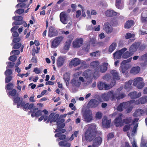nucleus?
I'll list each match as a JSON object with an SVG mask.
<instances>
[{
  "label": "nucleus",
  "mask_w": 147,
  "mask_h": 147,
  "mask_svg": "<svg viewBox=\"0 0 147 147\" xmlns=\"http://www.w3.org/2000/svg\"><path fill=\"white\" fill-rule=\"evenodd\" d=\"M20 53V51L18 50H14L12 51L11 52L10 54H13L14 55H18Z\"/></svg>",
  "instance_id": "e2e57ef3"
},
{
  "label": "nucleus",
  "mask_w": 147,
  "mask_h": 147,
  "mask_svg": "<svg viewBox=\"0 0 147 147\" xmlns=\"http://www.w3.org/2000/svg\"><path fill=\"white\" fill-rule=\"evenodd\" d=\"M140 70V68L139 66L134 67L131 69L130 71V73L134 74H136L139 72Z\"/></svg>",
  "instance_id": "cd10ccee"
},
{
  "label": "nucleus",
  "mask_w": 147,
  "mask_h": 147,
  "mask_svg": "<svg viewBox=\"0 0 147 147\" xmlns=\"http://www.w3.org/2000/svg\"><path fill=\"white\" fill-rule=\"evenodd\" d=\"M106 16L108 17H111L119 15V13L112 9H109L106 11L105 12Z\"/></svg>",
  "instance_id": "ddd939ff"
},
{
  "label": "nucleus",
  "mask_w": 147,
  "mask_h": 147,
  "mask_svg": "<svg viewBox=\"0 0 147 147\" xmlns=\"http://www.w3.org/2000/svg\"><path fill=\"white\" fill-rule=\"evenodd\" d=\"M13 19L15 20L19 21L20 22H23V17L21 16H16L13 17Z\"/></svg>",
  "instance_id": "6e6d98bb"
},
{
  "label": "nucleus",
  "mask_w": 147,
  "mask_h": 147,
  "mask_svg": "<svg viewBox=\"0 0 147 147\" xmlns=\"http://www.w3.org/2000/svg\"><path fill=\"white\" fill-rule=\"evenodd\" d=\"M99 68H98L97 70L95 69L96 70L93 73V76L94 79L97 78L99 77L100 75L99 71Z\"/></svg>",
  "instance_id": "37998d69"
},
{
  "label": "nucleus",
  "mask_w": 147,
  "mask_h": 147,
  "mask_svg": "<svg viewBox=\"0 0 147 147\" xmlns=\"http://www.w3.org/2000/svg\"><path fill=\"white\" fill-rule=\"evenodd\" d=\"M135 24V22L132 20H129L125 24V28H130L133 27Z\"/></svg>",
  "instance_id": "bb28decb"
},
{
  "label": "nucleus",
  "mask_w": 147,
  "mask_h": 147,
  "mask_svg": "<svg viewBox=\"0 0 147 147\" xmlns=\"http://www.w3.org/2000/svg\"><path fill=\"white\" fill-rule=\"evenodd\" d=\"M117 23H114L113 22H111L110 23L108 22L105 23L104 25V28H110L112 27H115L116 26Z\"/></svg>",
  "instance_id": "c85d7f7f"
},
{
  "label": "nucleus",
  "mask_w": 147,
  "mask_h": 147,
  "mask_svg": "<svg viewBox=\"0 0 147 147\" xmlns=\"http://www.w3.org/2000/svg\"><path fill=\"white\" fill-rule=\"evenodd\" d=\"M23 98L19 97H14L13 98V105H17V107L19 108L20 107H22L23 106Z\"/></svg>",
  "instance_id": "0eeeda50"
},
{
  "label": "nucleus",
  "mask_w": 147,
  "mask_h": 147,
  "mask_svg": "<svg viewBox=\"0 0 147 147\" xmlns=\"http://www.w3.org/2000/svg\"><path fill=\"white\" fill-rule=\"evenodd\" d=\"M116 97L115 99H116L117 100L123 98L126 96V95L125 93L123 92L120 93L118 95L116 93Z\"/></svg>",
  "instance_id": "a19ab883"
},
{
  "label": "nucleus",
  "mask_w": 147,
  "mask_h": 147,
  "mask_svg": "<svg viewBox=\"0 0 147 147\" xmlns=\"http://www.w3.org/2000/svg\"><path fill=\"white\" fill-rule=\"evenodd\" d=\"M111 124V121L108 120L106 118L102 119V124L103 127L106 128H108L110 127Z\"/></svg>",
  "instance_id": "5701e85b"
},
{
  "label": "nucleus",
  "mask_w": 147,
  "mask_h": 147,
  "mask_svg": "<svg viewBox=\"0 0 147 147\" xmlns=\"http://www.w3.org/2000/svg\"><path fill=\"white\" fill-rule=\"evenodd\" d=\"M135 35L134 34H131L130 33H127L125 34V38L126 39H129L131 38H134Z\"/></svg>",
  "instance_id": "8fccbe9b"
},
{
  "label": "nucleus",
  "mask_w": 147,
  "mask_h": 147,
  "mask_svg": "<svg viewBox=\"0 0 147 147\" xmlns=\"http://www.w3.org/2000/svg\"><path fill=\"white\" fill-rule=\"evenodd\" d=\"M71 83L73 86H76L77 87L79 86L81 84V83L78 80H76L75 79L71 80Z\"/></svg>",
  "instance_id": "f704fd0d"
},
{
  "label": "nucleus",
  "mask_w": 147,
  "mask_h": 147,
  "mask_svg": "<svg viewBox=\"0 0 147 147\" xmlns=\"http://www.w3.org/2000/svg\"><path fill=\"white\" fill-rule=\"evenodd\" d=\"M97 87L100 90H102L104 88L105 90H108V85L102 82H99L97 83Z\"/></svg>",
  "instance_id": "aec40b11"
},
{
  "label": "nucleus",
  "mask_w": 147,
  "mask_h": 147,
  "mask_svg": "<svg viewBox=\"0 0 147 147\" xmlns=\"http://www.w3.org/2000/svg\"><path fill=\"white\" fill-rule=\"evenodd\" d=\"M108 65V63L104 62L102 65L100 66V71L102 73H104L105 72L107 69V66Z\"/></svg>",
  "instance_id": "c756f323"
},
{
  "label": "nucleus",
  "mask_w": 147,
  "mask_h": 147,
  "mask_svg": "<svg viewBox=\"0 0 147 147\" xmlns=\"http://www.w3.org/2000/svg\"><path fill=\"white\" fill-rule=\"evenodd\" d=\"M116 46V43L115 42H113L109 46V52L110 53H112L115 49Z\"/></svg>",
  "instance_id": "c9c22d12"
},
{
  "label": "nucleus",
  "mask_w": 147,
  "mask_h": 147,
  "mask_svg": "<svg viewBox=\"0 0 147 147\" xmlns=\"http://www.w3.org/2000/svg\"><path fill=\"white\" fill-rule=\"evenodd\" d=\"M60 17L61 21L64 24H67L70 19L68 15L64 12H63L60 13Z\"/></svg>",
  "instance_id": "1a4fd4ad"
},
{
  "label": "nucleus",
  "mask_w": 147,
  "mask_h": 147,
  "mask_svg": "<svg viewBox=\"0 0 147 147\" xmlns=\"http://www.w3.org/2000/svg\"><path fill=\"white\" fill-rule=\"evenodd\" d=\"M81 61L78 58H75L72 60L69 63V67L72 66H76L80 64Z\"/></svg>",
  "instance_id": "dca6fc26"
},
{
  "label": "nucleus",
  "mask_w": 147,
  "mask_h": 147,
  "mask_svg": "<svg viewBox=\"0 0 147 147\" xmlns=\"http://www.w3.org/2000/svg\"><path fill=\"white\" fill-rule=\"evenodd\" d=\"M22 45L21 43L20 42L15 44L13 46V48L15 49H19Z\"/></svg>",
  "instance_id": "052dcab7"
},
{
  "label": "nucleus",
  "mask_w": 147,
  "mask_h": 147,
  "mask_svg": "<svg viewBox=\"0 0 147 147\" xmlns=\"http://www.w3.org/2000/svg\"><path fill=\"white\" fill-rule=\"evenodd\" d=\"M55 113H52L49 116L44 117V115L42 116L41 117L38 119V121H40L44 119V121H47L46 122L47 123H48L49 122L50 123V125H55V116H54Z\"/></svg>",
  "instance_id": "f03ea898"
},
{
  "label": "nucleus",
  "mask_w": 147,
  "mask_h": 147,
  "mask_svg": "<svg viewBox=\"0 0 147 147\" xmlns=\"http://www.w3.org/2000/svg\"><path fill=\"white\" fill-rule=\"evenodd\" d=\"M140 42H135L133 43L129 48V51L134 54L139 48Z\"/></svg>",
  "instance_id": "9d476101"
},
{
  "label": "nucleus",
  "mask_w": 147,
  "mask_h": 147,
  "mask_svg": "<svg viewBox=\"0 0 147 147\" xmlns=\"http://www.w3.org/2000/svg\"><path fill=\"white\" fill-rule=\"evenodd\" d=\"M134 100H130L126 102H123L119 104L117 106V111H123V108L126 109L131 104L134 103Z\"/></svg>",
  "instance_id": "39448f33"
},
{
  "label": "nucleus",
  "mask_w": 147,
  "mask_h": 147,
  "mask_svg": "<svg viewBox=\"0 0 147 147\" xmlns=\"http://www.w3.org/2000/svg\"><path fill=\"white\" fill-rule=\"evenodd\" d=\"M121 71L123 73H124L128 69L127 65H122L120 67Z\"/></svg>",
  "instance_id": "09e8293b"
},
{
  "label": "nucleus",
  "mask_w": 147,
  "mask_h": 147,
  "mask_svg": "<svg viewBox=\"0 0 147 147\" xmlns=\"http://www.w3.org/2000/svg\"><path fill=\"white\" fill-rule=\"evenodd\" d=\"M23 22H20L19 21L16 20L12 23V25L13 26L12 28H19V26L18 25L22 24Z\"/></svg>",
  "instance_id": "79ce46f5"
},
{
  "label": "nucleus",
  "mask_w": 147,
  "mask_h": 147,
  "mask_svg": "<svg viewBox=\"0 0 147 147\" xmlns=\"http://www.w3.org/2000/svg\"><path fill=\"white\" fill-rule=\"evenodd\" d=\"M115 123L117 127H120L124 125L122 118L121 117L116 118L114 120Z\"/></svg>",
  "instance_id": "a211bd4d"
},
{
  "label": "nucleus",
  "mask_w": 147,
  "mask_h": 147,
  "mask_svg": "<svg viewBox=\"0 0 147 147\" xmlns=\"http://www.w3.org/2000/svg\"><path fill=\"white\" fill-rule=\"evenodd\" d=\"M65 121L64 119H56V122L57 125V128L56 129V132H60L61 133H64L65 132V129H63L65 125V123H63Z\"/></svg>",
  "instance_id": "7ed1b4c3"
},
{
  "label": "nucleus",
  "mask_w": 147,
  "mask_h": 147,
  "mask_svg": "<svg viewBox=\"0 0 147 147\" xmlns=\"http://www.w3.org/2000/svg\"><path fill=\"white\" fill-rule=\"evenodd\" d=\"M57 133L56 134V137H58L60 140H63L65 139L66 138V136L65 135L62 134V133H61L60 132H57Z\"/></svg>",
  "instance_id": "4c0bfd02"
},
{
  "label": "nucleus",
  "mask_w": 147,
  "mask_h": 147,
  "mask_svg": "<svg viewBox=\"0 0 147 147\" xmlns=\"http://www.w3.org/2000/svg\"><path fill=\"white\" fill-rule=\"evenodd\" d=\"M102 98L104 100H107L109 99V96L107 94H102L101 96Z\"/></svg>",
  "instance_id": "69168bd1"
},
{
  "label": "nucleus",
  "mask_w": 147,
  "mask_h": 147,
  "mask_svg": "<svg viewBox=\"0 0 147 147\" xmlns=\"http://www.w3.org/2000/svg\"><path fill=\"white\" fill-rule=\"evenodd\" d=\"M59 145L60 146L66 147H70L71 146L70 144L65 140H63L60 142L59 143Z\"/></svg>",
  "instance_id": "2f4dec72"
},
{
  "label": "nucleus",
  "mask_w": 147,
  "mask_h": 147,
  "mask_svg": "<svg viewBox=\"0 0 147 147\" xmlns=\"http://www.w3.org/2000/svg\"><path fill=\"white\" fill-rule=\"evenodd\" d=\"M85 121L87 122H91L93 119L92 111L90 110L85 111L83 115Z\"/></svg>",
  "instance_id": "423d86ee"
},
{
  "label": "nucleus",
  "mask_w": 147,
  "mask_h": 147,
  "mask_svg": "<svg viewBox=\"0 0 147 147\" xmlns=\"http://www.w3.org/2000/svg\"><path fill=\"white\" fill-rule=\"evenodd\" d=\"M146 46L144 44L141 45V43L140 45V46L139 47V48L138 49L140 51H142L144 50L146 48Z\"/></svg>",
  "instance_id": "774afa93"
},
{
  "label": "nucleus",
  "mask_w": 147,
  "mask_h": 147,
  "mask_svg": "<svg viewBox=\"0 0 147 147\" xmlns=\"http://www.w3.org/2000/svg\"><path fill=\"white\" fill-rule=\"evenodd\" d=\"M138 126V124L137 123L134 126L132 131V134H135L137 130V127Z\"/></svg>",
  "instance_id": "0e129e2a"
},
{
  "label": "nucleus",
  "mask_w": 147,
  "mask_h": 147,
  "mask_svg": "<svg viewBox=\"0 0 147 147\" xmlns=\"http://www.w3.org/2000/svg\"><path fill=\"white\" fill-rule=\"evenodd\" d=\"M145 113V111L142 109H137L133 114V116L138 117L142 115Z\"/></svg>",
  "instance_id": "4be33fe9"
},
{
  "label": "nucleus",
  "mask_w": 147,
  "mask_h": 147,
  "mask_svg": "<svg viewBox=\"0 0 147 147\" xmlns=\"http://www.w3.org/2000/svg\"><path fill=\"white\" fill-rule=\"evenodd\" d=\"M103 79L107 81H109L111 79V76L109 74H107L103 77Z\"/></svg>",
  "instance_id": "de8ad7c7"
},
{
  "label": "nucleus",
  "mask_w": 147,
  "mask_h": 147,
  "mask_svg": "<svg viewBox=\"0 0 147 147\" xmlns=\"http://www.w3.org/2000/svg\"><path fill=\"white\" fill-rule=\"evenodd\" d=\"M83 42L82 38H76L73 42V46L74 48H78L82 46Z\"/></svg>",
  "instance_id": "f8f14e48"
},
{
  "label": "nucleus",
  "mask_w": 147,
  "mask_h": 147,
  "mask_svg": "<svg viewBox=\"0 0 147 147\" xmlns=\"http://www.w3.org/2000/svg\"><path fill=\"white\" fill-rule=\"evenodd\" d=\"M141 19L142 22H147V14L145 13H143L142 14Z\"/></svg>",
  "instance_id": "c03bdc74"
},
{
  "label": "nucleus",
  "mask_w": 147,
  "mask_h": 147,
  "mask_svg": "<svg viewBox=\"0 0 147 147\" xmlns=\"http://www.w3.org/2000/svg\"><path fill=\"white\" fill-rule=\"evenodd\" d=\"M86 126L88 129L85 134L86 138L88 139L89 141H92L95 137L94 134L96 132V126L94 123L88 124Z\"/></svg>",
  "instance_id": "f257e3e1"
},
{
  "label": "nucleus",
  "mask_w": 147,
  "mask_h": 147,
  "mask_svg": "<svg viewBox=\"0 0 147 147\" xmlns=\"http://www.w3.org/2000/svg\"><path fill=\"white\" fill-rule=\"evenodd\" d=\"M116 93H114V91L113 90L109 91L107 94L109 97H111L113 100L116 98Z\"/></svg>",
  "instance_id": "72a5a7b5"
},
{
  "label": "nucleus",
  "mask_w": 147,
  "mask_h": 147,
  "mask_svg": "<svg viewBox=\"0 0 147 147\" xmlns=\"http://www.w3.org/2000/svg\"><path fill=\"white\" fill-rule=\"evenodd\" d=\"M131 59L132 57H131L130 58H128L127 59L124 60L122 62L121 64L122 65H125L126 63L130 62L131 60Z\"/></svg>",
  "instance_id": "680f3d73"
},
{
  "label": "nucleus",
  "mask_w": 147,
  "mask_h": 147,
  "mask_svg": "<svg viewBox=\"0 0 147 147\" xmlns=\"http://www.w3.org/2000/svg\"><path fill=\"white\" fill-rule=\"evenodd\" d=\"M102 142V138L98 136L96 137L93 140L92 147H98L101 144Z\"/></svg>",
  "instance_id": "2eb2a0df"
},
{
  "label": "nucleus",
  "mask_w": 147,
  "mask_h": 147,
  "mask_svg": "<svg viewBox=\"0 0 147 147\" xmlns=\"http://www.w3.org/2000/svg\"><path fill=\"white\" fill-rule=\"evenodd\" d=\"M143 80L141 77L136 78L134 79L133 84L135 86H137L138 89H142L144 87L145 85Z\"/></svg>",
  "instance_id": "20e7f679"
},
{
  "label": "nucleus",
  "mask_w": 147,
  "mask_h": 147,
  "mask_svg": "<svg viewBox=\"0 0 147 147\" xmlns=\"http://www.w3.org/2000/svg\"><path fill=\"white\" fill-rule=\"evenodd\" d=\"M141 95L140 92H139L137 94L136 91H134L130 92L128 94V96L132 99L138 98L140 97Z\"/></svg>",
  "instance_id": "412c9836"
},
{
  "label": "nucleus",
  "mask_w": 147,
  "mask_h": 147,
  "mask_svg": "<svg viewBox=\"0 0 147 147\" xmlns=\"http://www.w3.org/2000/svg\"><path fill=\"white\" fill-rule=\"evenodd\" d=\"M18 28H11V31L13 32L12 36L13 37H17L18 36V33L17 31L18 30Z\"/></svg>",
  "instance_id": "ea45409f"
},
{
  "label": "nucleus",
  "mask_w": 147,
  "mask_h": 147,
  "mask_svg": "<svg viewBox=\"0 0 147 147\" xmlns=\"http://www.w3.org/2000/svg\"><path fill=\"white\" fill-rule=\"evenodd\" d=\"M140 59L141 61H144V62L142 63V66H144L147 65V54L142 55L140 57Z\"/></svg>",
  "instance_id": "a878e982"
},
{
  "label": "nucleus",
  "mask_w": 147,
  "mask_h": 147,
  "mask_svg": "<svg viewBox=\"0 0 147 147\" xmlns=\"http://www.w3.org/2000/svg\"><path fill=\"white\" fill-rule=\"evenodd\" d=\"M102 113L100 112H98L96 113L95 117L96 119H100L102 118Z\"/></svg>",
  "instance_id": "bf43d9fd"
},
{
  "label": "nucleus",
  "mask_w": 147,
  "mask_h": 147,
  "mask_svg": "<svg viewBox=\"0 0 147 147\" xmlns=\"http://www.w3.org/2000/svg\"><path fill=\"white\" fill-rule=\"evenodd\" d=\"M65 59L62 57H59L57 61V65L58 67H60L62 66L64 62Z\"/></svg>",
  "instance_id": "7c9ffc66"
},
{
  "label": "nucleus",
  "mask_w": 147,
  "mask_h": 147,
  "mask_svg": "<svg viewBox=\"0 0 147 147\" xmlns=\"http://www.w3.org/2000/svg\"><path fill=\"white\" fill-rule=\"evenodd\" d=\"M6 88L8 90H10L13 88V85L12 83H9L7 85Z\"/></svg>",
  "instance_id": "4d7b16f0"
},
{
  "label": "nucleus",
  "mask_w": 147,
  "mask_h": 147,
  "mask_svg": "<svg viewBox=\"0 0 147 147\" xmlns=\"http://www.w3.org/2000/svg\"><path fill=\"white\" fill-rule=\"evenodd\" d=\"M68 40L65 43L64 46V49L65 50H68L70 47V45L73 39V37L72 36H68Z\"/></svg>",
  "instance_id": "f3484780"
},
{
  "label": "nucleus",
  "mask_w": 147,
  "mask_h": 147,
  "mask_svg": "<svg viewBox=\"0 0 147 147\" xmlns=\"http://www.w3.org/2000/svg\"><path fill=\"white\" fill-rule=\"evenodd\" d=\"M122 55V57L124 59H127V58L132 55L133 54L131 53L129 51H127L125 52V53H123Z\"/></svg>",
  "instance_id": "473e14b6"
},
{
  "label": "nucleus",
  "mask_w": 147,
  "mask_h": 147,
  "mask_svg": "<svg viewBox=\"0 0 147 147\" xmlns=\"http://www.w3.org/2000/svg\"><path fill=\"white\" fill-rule=\"evenodd\" d=\"M12 73V71L11 69H7L5 72V74L6 76H9L11 75Z\"/></svg>",
  "instance_id": "13d9d810"
},
{
  "label": "nucleus",
  "mask_w": 147,
  "mask_h": 147,
  "mask_svg": "<svg viewBox=\"0 0 147 147\" xmlns=\"http://www.w3.org/2000/svg\"><path fill=\"white\" fill-rule=\"evenodd\" d=\"M99 64V62L98 61H95L91 62L90 64V65L93 68H96L95 69H96L98 68L97 66Z\"/></svg>",
  "instance_id": "e433bc0d"
},
{
  "label": "nucleus",
  "mask_w": 147,
  "mask_h": 147,
  "mask_svg": "<svg viewBox=\"0 0 147 147\" xmlns=\"http://www.w3.org/2000/svg\"><path fill=\"white\" fill-rule=\"evenodd\" d=\"M126 48H124L119 51H117L113 54V57L114 59H120L122 54L126 50Z\"/></svg>",
  "instance_id": "9b49d317"
},
{
  "label": "nucleus",
  "mask_w": 147,
  "mask_h": 147,
  "mask_svg": "<svg viewBox=\"0 0 147 147\" xmlns=\"http://www.w3.org/2000/svg\"><path fill=\"white\" fill-rule=\"evenodd\" d=\"M63 38V36H59L56 38V47L59 45Z\"/></svg>",
  "instance_id": "58836bf2"
},
{
  "label": "nucleus",
  "mask_w": 147,
  "mask_h": 147,
  "mask_svg": "<svg viewBox=\"0 0 147 147\" xmlns=\"http://www.w3.org/2000/svg\"><path fill=\"white\" fill-rule=\"evenodd\" d=\"M110 73L112 76L113 79L119 80L120 79L121 77L116 70H112L110 71Z\"/></svg>",
  "instance_id": "6ab92c4d"
},
{
  "label": "nucleus",
  "mask_w": 147,
  "mask_h": 147,
  "mask_svg": "<svg viewBox=\"0 0 147 147\" xmlns=\"http://www.w3.org/2000/svg\"><path fill=\"white\" fill-rule=\"evenodd\" d=\"M116 80L113 79L111 82H110L109 84H107L108 85V89L112 88L115 86L116 84Z\"/></svg>",
  "instance_id": "864d4df0"
},
{
  "label": "nucleus",
  "mask_w": 147,
  "mask_h": 147,
  "mask_svg": "<svg viewBox=\"0 0 147 147\" xmlns=\"http://www.w3.org/2000/svg\"><path fill=\"white\" fill-rule=\"evenodd\" d=\"M131 124L126 125H125L123 128V131L124 132H126L129 131L130 128Z\"/></svg>",
  "instance_id": "3c124183"
},
{
  "label": "nucleus",
  "mask_w": 147,
  "mask_h": 147,
  "mask_svg": "<svg viewBox=\"0 0 147 147\" xmlns=\"http://www.w3.org/2000/svg\"><path fill=\"white\" fill-rule=\"evenodd\" d=\"M133 82L132 80H129L127 82H125V84L124 88L127 91H129L132 87L131 85Z\"/></svg>",
  "instance_id": "393cba45"
},
{
  "label": "nucleus",
  "mask_w": 147,
  "mask_h": 147,
  "mask_svg": "<svg viewBox=\"0 0 147 147\" xmlns=\"http://www.w3.org/2000/svg\"><path fill=\"white\" fill-rule=\"evenodd\" d=\"M53 28H50L49 29V36L50 37H52L55 35V32Z\"/></svg>",
  "instance_id": "a18cd8bd"
},
{
  "label": "nucleus",
  "mask_w": 147,
  "mask_h": 147,
  "mask_svg": "<svg viewBox=\"0 0 147 147\" xmlns=\"http://www.w3.org/2000/svg\"><path fill=\"white\" fill-rule=\"evenodd\" d=\"M116 5L119 9H123L124 7L123 0H116Z\"/></svg>",
  "instance_id": "b1692460"
},
{
  "label": "nucleus",
  "mask_w": 147,
  "mask_h": 147,
  "mask_svg": "<svg viewBox=\"0 0 147 147\" xmlns=\"http://www.w3.org/2000/svg\"><path fill=\"white\" fill-rule=\"evenodd\" d=\"M12 78V77L10 75L6 76L5 82L6 83H9L11 80Z\"/></svg>",
  "instance_id": "338daca9"
},
{
  "label": "nucleus",
  "mask_w": 147,
  "mask_h": 147,
  "mask_svg": "<svg viewBox=\"0 0 147 147\" xmlns=\"http://www.w3.org/2000/svg\"><path fill=\"white\" fill-rule=\"evenodd\" d=\"M100 102L99 101L94 99H91L87 104L88 107L94 108L98 107Z\"/></svg>",
  "instance_id": "6e6552de"
},
{
  "label": "nucleus",
  "mask_w": 147,
  "mask_h": 147,
  "mask_svg": "<svg viewBox=\"0 0 147 147\" xmlns=\"http://www.w3.org/2000/svg\"><path fill=\"white\" fill-rule=\"evenodd\" d=\"M38 109V108L36 107L34 108L30 112L32 113L31 117H36V113L35 112Z\"/></svg>",
  "instance_id": "603ef678"
},
{
  "label": "nucleus",
  "mask_w": 147,
  "mask_h": 147,
  "mask_svg": "<svg viewBox=\"0 0 147 147\" xmlns=\"http://www.w3.org/2000/svg\"><path fill=\"white\" fill-rule=\"evenodd\" d=\"M7 63V65L6 67L7 69L11 68L14 65L15 63L13 62H9L6 63V64Z\"/></svg>",
  "instance_id": "5fc2aeb1"
},
{
  "label": "nucleus",
  "mask_w": 147,
  "mask_h": 147,
  "mask_svg": "<svg viewBox=\"0 0 147 147\" xmlns=\"http://www.w3.org/2000/svg\"><path fill=\"white\" fill-rule=\"evenodd\" d=\"M134 100V103L136 105H139L140 104H144L147 102V96L142 97L138 100Z\"/></svg>",
  "instance_id": "4468645a"
},
{
  "label": "nucleus",
  "mask_w": 147,
  "mask_h": 147,
  "mask_svg": "<svg viewBox=\"0 0 147 147\" xmlns=\"http://www.w3.org/2000/svg\"><path fill=\"white\" fill-rule=\"evenodd\" d=\"M17 91L16 90L13 89L11 91H9L8 93V95L9 97L11 96H14L16 95Z\"/></svg>",
  "instance_id": "49530a36"
}]
</instances>
